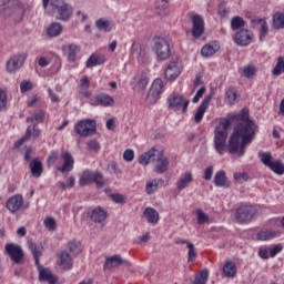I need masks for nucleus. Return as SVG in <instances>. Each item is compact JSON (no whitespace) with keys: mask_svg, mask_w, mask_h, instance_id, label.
<instances>
[{"mask_svg":"<svg viewBox=\"0 0 284 284\" xmlns=\"http://www.w3.org/2000/svg\"><path fill=\"white\" fill-rule=\"evenodd\" d=\"M258 125L250 120V110L242 109L230 119L221 120L214 130V148L217 154L223 156L225 152L241 158L245 155V149L256 136Z\"/></svg>","mask_w":284,"mask_h":284,"instance_id":"1","label":"nucleus"},{"mask_svg":"<svg viewBox=\"0 0 284 284\" xmlns=\"http://www.w3.org/2000/svg\"><path fill=\"white\" fill-rule=\"evenodd\" d=\"M141 165H149V163H155L154 172L156 174H165L170 168V160L163 155V151L152 148L148 152L143 153L139 158Z\"/></svg>","mask_w":284,"mask_h":284,"instance_id":"2","label":"nucleus"},{"mask_svg":"<svg viewBox=\"0 0 284 284\" xmlns=\"http://www.w3.org/2000/svg\"><path fill=\"white\" fill-rule=\"evenodd\" d=\"M49 6H51V10L58 21L68 22L74 14V7L65 2V0H42L43 10H48Z\"/></svg>","mask_w":284,"mask_h":284,"instance_id":"3","label":"nucleus"},{"mask_svg":"<svg viewBox=\"0 0 284 284\" xmlns=\"http://www.w3.org/2000/svg\"><path fill=\"white\" fill-rule=\"evenodd\" d=\"M27 243H28L29 250L32 252L34 263L39 272L40 283L44 282L49 284H57L59 278L54 274H52V271H50V268L43 267L39 262V258L41 257V250L37 247V244L32 240H29Z\"/></svg>","mask_w":284,"mask_h":284,"instance_id":"4","label":"nucleus"},{"mask_svg":"<svg viewBox=\"0 0 284 284\" xmlns=\"http://www.w3.org/2000/svg\"><path fill=\"white\" fill-rule=\"evenodd\" d=\"M258 210L252 204H242L235 211V221L237 223H251L257 214Z\"/></svg>","mask_w":284,"mask_h":284,"instance_id":"5","label":"nucleus"},{"mask_svg":"<svg viewBox=\"0 0 284 284\" xmlns=\"http://www.w3.org/2000/svg\"><path fill=\"white\" fill-rule=\"evenodd\" d=\"M153 43V52H155L160 61L170 59L172 51L170 49V42L165 38H154Z\"/></svg>","mask_w":284,"mask_h":284,"instance_id":"6","label":"nucleus"},{"mask_svg":"<svg viewBox=\"0 0 284 284\" xmlns=\"http://www.w3.org/2000/svg\"><path fill=\"white\" fill-rule=\"evenodd\" d=\"M74 131L79 136H92L97 133V121L92 119L80 120L75 123Z\"/></svg>","mask_w":284,"mask_h":284,"instance_id":"7","label":"nucleus"},{"mask_svg":"<svg viewBox=\"0 0 284 284\" xmlns=\"http://www.w3.org/2000/svg\"><path fill=\"white\" fill-rule=\"evenodd\" d=\"M161 92H163V80L155 79L146 95L148 103H150V105H154V103L159 101V97H161Z\"/></svg>","mask_w":284,"mask_h":284,"instance_id":"8","label":"nucleus"},{"mask_svg":"<svg viewBox=\"0 0 284 284\" xmlns=\"http://www.w3.org/2000/svg\"><path fill=\"white\" fill-rule=\"evenodd\" d=\"M234 41L236 45H240L241 48H247V45L254 41V33L248 29H241L236 31Z\"/></svg>","mask_w":284,"mask_h":284,"instance_id":"9","label":"nucleus"},{"mask_svg":"<svg viewBox=\"0 0 284 284\" xmlns=\"http://www.w3.org/2000/svg\"><path fill=\"white\" fill-rule=\"evenodd\" d=\"M4 250L10 260L17 264L21 263V261H23V256H26V254L23 253V248H21L19 244H6Z\"/></svg>","mask_w":284,"mask_h":284,"instance_id":"10","label":"nucleus"},{"mask_svg":"<svg viewBox=\"0 0 284 284\" xmlns=\"http://www.w3.org/2000/svg\"><path fill=\"white\" fill-rule=\"evenodd\" d=\"M27 59H28V53H19L11 57L7 61V72H17V70H20V68H23V63H26Z\"/></svg>","mask_w":284,"mask_h":284,"instance_id":"11","label":"nucleus"},{"mask_svg":"<svg viewBox=\"0 0 284 284\" xmlns=\"http://www.w3.org/2000/svg\"><path fill=\"white\" fill-rule=\"evenodd\" d=\"M121 265H125V267H132V263L128 260H124L121 255H113L106 257L103 270H112V267H121Z\"/></svg>","mask_w":284,"mask_h":284,"instance_id":"12","label":"nucleus"},{"mask_svg":"<svg viewBox=\"0 0 284 284\" xmlns=\"http://www.w3.org/2000/svg\"><path fill=\"white\" fill-rule=\"evenodd\" d=\"M187 105H190V100H185L183 95H173L169 98V108L172 110H181L183 114L187 112Z\"/></svg>","mask_w":284,"mask_h":284,"instance_id":"13","label":"nucleus"},{"mask_svg":"<svg viewBox=\"0 0 284 284\" xmlns=\"http://www.w3.org/2000/svg\"><path fill=\"white\" fill-rule=\"evenodd\" d=\"M192 23V36L194 37V39L201 38V34L205 32V21H203V17H201L200 14L193 16Z\"/></svg>","mask_w":284,"mask_h":284,"instance_id":"14","label":"nucleus"},{"mask_svg":"<svg viewBox=\"0 0 284 284\" xmlns=\"http://www.w3.org/2000/svg\"><path fill=\"white\" fill-rule=\"evenodd\" d=\"M180 74L181 68L179 67V62L174 60L166 67V70L164 72V79H166V81H175L176 79H179Z\"/></svg>","mask_w":284,"mask_h":284,"instance_id":"15","label":"nucleus"},{"mask_svg":"<svg viewBox=\"0 0 284 284\" xmlns=\"http://www.w3.org/2000/svg\"><path fill=\"white\" fill-rule=\"evenodd\" d=\"M61 159H63V165L58 169V172H61L62 174H70L72 170H74V158H72V154L70 152H64L61 154Z\"/></svg>","mask_w":284,"mask_h":284,"instance_id":"16","label":"nucleus"},{"mask_svg":"<svg viewBox=\"0 0 284 284\" xmlns=\"http://www.w3.org/2000/svg\"><path fill=\"white\" fill-rule=\"evenodd\" d=\"M210 101H212V95H207L200 104L197 108L195 115H194V121L195 123H201L203 121V116H205V112L207 111V106L210 105Z\"/></svg>","mask_w":284,"mask_h":284,"instance_id":"17","label":"nucleus"},{"mask_svg":"<svg viewBox=\"0 0 284 284\" xmlns=\"http://www.w3.org/2000/svg\"><path fill=\"white\" fill-rule=\"evenodd\" d=\"M6 205L9 212H12V214H14V212H19V210H21V205H23V196L14 195L7 201Z\"/></svg>","mask_w":284,"mask_h":284,"instance_id":"18","label":"nucleus"},{"mask_svg":"<svg viewBox=\"0 0 284 284\" xmlns=\"http://www.w3.org/2000/svg\"><path fill=\"white\" fill-rule=\"evenodd\" d=\"M213 183L216 187H232V183H230V180H227V175L223 170L215 173Z\"/></svg>","mask_w":284,"mask_h":284,"instance_id":"19","label":"nucleus"},{"mask_svg":"<svg viewBox=\"0 0 284 284\" xmlns=\"http://www.w3.org/2000/svg\"><path fill=\"white\" fill-rule=\"evenodd\" d=\"M58 265L62 267V270H72V255L67 251H62L58 254Z\"/></svg>","mask_w":284,"mask_h":284,"instance_id":"20","label":"nucleus"},{"mask_svg":"<svg viewBox=\"0 0 284 284\" xmlns=\"http://www.w3.org/2000/svg\"><path fill=\"white\" fill-rule=\"evenodd\" d=\"M194 181V175H192V172H185L182 174L176 182V187L181 192L182 190H185L186 187H190V183Z\"/></svg>","mask_w":284,"mask_h":284,"instance_id":"21","label":"nucleus"},{"mask_svg":"<svg viewBox=\"0 0 284 284\" xmlns=\"http://www.w3.org/2000/svg\"><path fill=\"white\" fill-rule=\"evenodd\" d=\"M90 219L93 223H103V221H105V219H108V212H105V210H103V207L98 206L92 210V212L90 214Z\"/></svg>","mask_w":284,"mask_h":284,"instance_id":"22","label":"nucleus"},{"mask_svg":"<svg viewBox=\"0 0 284 284\" xmlns=\"http://www.w3.org/2000/svg\"><path fill=\"white\" fill-rule=\"evenodd\" d=\"M145 219L148 220V223H151L152 225H156L159 223V211L154 207H146L143 212Z\"/></svg>","mask_w":284,"mask_h":284,"instance_id":"23","label":"nucleus"},{"mask_svg":"<svg viewBox=\"0 0 284 284\" xmlns=\"http://www.w3.org/2000/svg\"><path fill=\"white\" fill-rule=\"evenodd\" d=\"M29 168L31 170L32 176H36V179H39V176L43 174V163H41L39 158L33 159L29 164Z\"/></svg>","mask_w":284,"mask_h":284,"instance_id":"24","label":"nucleus"},{"mask_svg":"<svg viewBox=\"0 0 284 284\" xmlns=\"http://www.w3.org/2000/svg\"><path fill=\"white\" fill-rule=\"evenodd\" d=\"M105 63V57L92 53L89 59L87 60V68H94L97 65H103Z\"/></svg>","mask_w":284,"mask_h":284,"instance_id":"25","label":"nucleus"},{"mask_svg":"<svg viewBox=\"0 0 284 284\" xmlns=\"http://www.w3.org/2000/svg\"><path fill=\"white\" fill-rule=\"evenodd\" d=\"M239 101V93L233 87L229 88L225 92V103L234 105Z\"/></svg>","mask_w":284,"mask_h":284,"instance_id":"26","label":"nucleus"},{"mask_svg":"<svg viewBox=\"0 0 284 284\" xmlns=\"http://www.w3.org/2000/svg\"><path fill=\"white\" fill-rule=\"evenodd\" d=\"M237 267L234 262H226L223 266V274L226 278H234L236 276Z\"/></svg>","mask_w":284,"mask_h":284,"instance_id":"27","label":"nucleus"},{"mask_svg":"<svg viewBox=\"0 0 284 284\" xmlns=\"http://www.w3.org/2000/svg\"><path fill=\"white\" fill-rule=\"evenodd\" d=\"M165 183V180L163 179H153L146 183L145 190L146 194H154L156 190H159V185H163Z\"/></svg>","mask_w":284,"mask_h":284,"instance_id":"28","label":"nucleus"},{"mask_svg":"<svg viewBox=\"0 0 284 284\" xmlns=\"http://www.w3.org/2000/svg\"><path fill=\"white\" fill-rule=\"evenodd\" d=\"M245 20L241 16H235L231 19V30H233V32L245 30Z\"/></svg>","mask_w":284,"mask_h":284,"instance_id":"29","label":"nucleus"},{"mask_svg":"<svg viewBox=\"0 0 284 284\" xmlns=\"http://www.w3.org/2000/svg\"><path fill=\"white\" fill-rule=\"evenodd\" d=\"M68 250L73 254V256H79L83 252V244L77 240H71L68 242Z\"/></svg>","mask_w":284,"mask_h":284,"instance_id":"30","label":"nucleus"},{"mask_svg":"<svg viewBox=\"0 0 284 284\" xmlns=\"http://www.w3.org/2000/svg\"><path fill=\"white\" fill-rule=\"evenodd\" d=\"M209 280H210V270L203 268L200 273L195 275L192 284H207Z\"/></svg>","mask_w":284,"mask_h":284,"instance_id":"31","label":"nucleus"},{"mask_svg":"<svg viewBox=\"0 0 284 284\" xmlns=\"http://www.w3.org/2000/svg\"><path fill=\"white\" fill-rule=\"evenodd\" d=\"M276 236H278V232L274 230L260 231L256 235L258 241H271V239H276Z\"/></svg>","mask_w":284,"mask_h":284,"instance_id":"32","label":"nucleus"},{"mask_svg":"<svg viewBox=\"0 0 284 284\" xmlns=\"http://www.w3.org/2000/svg\"><path fill=\"white\" fill-rule=\"evenodd\" d=\"M94 172L92 171H84L82 173V175L80 176V180H79V185H81L82 187L85 186V185H90V183H93L94 181Z\"/></svg>","mask_w":284,"mask_h":284,"instance_id":"33","label":"nucleus"},{"mask_svg":"<svg viewBox=\"0 0 284 284\" xmlns=\"http://www.w3.org/2000/svg\"><path fill=\"white\" fill-rule=\"evenodd\" d=\"M95 103L98 105L110 106L114 105V99L108 94H100L95 97Z\"/></svg>","mask_w":284,"mask_h":284,"instance_id":"34","label":"nucleus"},{"mask_svg":"<svg viewBox=\"0 0 284 284\" xmlns=\"http://www.w3.org/2000/svg\"><path fill=\"white\" fill-rule=\"evenodd\" d=\"M81 52V47L78 44L71 43L68 45V60L71 61V63H74L77 61V54Z\"/></svg>","mask_w":284,"mask_h":284,"instance_id":"35","label":"nucleus"},{"mask_svg":"<svg viewBox=\"0 0 284 284\" xmlns=\"http://www.w3.org/2000/svg\"><path fill=\"white\" fill-rule=\"evenodd\" d=\"M63 32V26L60 22H53L48 28L49 37H59Z\"/></svg>","mask_w":284,"mask_h":284,"instance_id":"36","label":"nucleus"},{"mask_svg":"<svg viewBox=\"0 0 284 284\" xmlns=\"http://www.w3.org/2000/svg\"><path fill=\"white\" fill-rule=\"evenodd\" d=\"M31 139H32V126H28L26 134L13 144V149L19 150V148H21L26 143V141H30Z\"/></svg>","mask_w":284,"mask_h":284,"instance_id":"37","label":"nucleus"},{"mask_svg":"<svg viewBox=\"0 0 284 284\" xmlns=\"http://www.w3.org/2000/svg\"><path fill=\"white\" fill-rule=\"evenodd\" d=\"M273 26H274L275 30L284 29V13L283 12H276L273 16Z\"/></svg>","mask_w":284,"mask_h":284,"instance_id":"38","label":"nucleus"},{"mask_svg":"<svg viewBox=\"0 0 284 284\" xmlns=\"http://www.w3.org/2000/svg\"><path fill=\"white\" fill-rule=\"evenodd\" d=\"M268 169L271 172H274V174H277V176H283L284 174V164L281 160L274 161Z\"/></svg>","mask_w":284,"mask_h":284,"instance_id":"39","label":"nucleus"},{"mask_svg":"<svg viewBox=\"0 0 284 284\" xmlns=\"http://www.w3.org/2000/svg\"><path fill=\"white\" fill-rule=\"evenodd\" d=\"M168 7H169L168 0H158L155 2V10L158 14H160L161 17L166 14Z\"/></svg>","mask_w":284,"mask_h":284,"instance_id":"40","label":"nucleus"},{"mask_svg":"<svg viewBox=\"0 0 284 284\" xmlns=\"http://www.w3.org/2000/svg\"><path fill=\"white\" fill-rule=\"evenodd\" d=\"M258 158H260L261 162L263 163V165H265L266 168H270L271 164L274 163V162H272V153L271 152H258Z\"/></svg>","mask_w":284,"mask_h":284,"instance_id":"41","label":"nucleus"},{"mask_svg":"<svg viewBox=\"0 0 284 284\" xmlns=\"http://www.w3.org/2000/svg\"><path fill=\"white\" fill-rule=\"evenodd\" d=\"M283 72H284V59H283V57H280L277 59L276 65L274 67V69L272 71V74L274 77H281V74H283Z\"/></svg>","mask_w":284,"mask_h":284,"instance_id":"42","label":"nucleus"},{"mask_svg":"<svg viewBox=\"0 0 284 284\" xmlns=\"http://www.w3.org/2000/svg\"><path fill=\"white\" fill-rule=\"evenodd\" d=\"M256 21V23H262L261 29H260V41H263L265 37H267V33L270 32V27L265 21L262 19L253 20Z\"/></svg>","mask_w":284,"mask_h":284,"instance_id":"43","label":"nucleus"},{"mask_svg":"<svg viewBox=\"0 0 284 284\" xmlns=\"http://www.w3.org/2000/svg\"><path fill=\"white\" fill-rule=\"evenodd\" d=\"M187 250H189L187 261L189 263H194V261H196V256H199V253L196 252V247L192 243H189Z\"/></svg>","mask_w":284,"mask_h":284,"instance_id":"44","label":"nucleus"},{"mask_svg":"<svg viewBox=\"0 0 284 284\" xmlns=\"http://www.w3.org/2000/svg\"><path fill=\"white\" fill-rule=\"evenodd\" d=\"M95 26L98 30H104V32H110L112 30V27L110 26V21L99 19L95 21Z\"/></svg>","mask_w":284,"mask_h":284,"instance_id":"45","label":"nucleus"},{"mask_svg":"<svg viewBox=\"0 0 284 284\" xmlns=\"http://www.w3.org/2000/svg\"><path fill=\"white\" fill-rule=\"evenodd\" d=\"M202 57H213V54H216V49L212 47V44H205L201 50Z\"/></svg>","mask_w":284,"mask_h":284,"instance_id":"46","label":"nucleus"},{"mask_svg":"<svg viewBox=\"0 0 284 284\" xmlns=\"http://www.w3.org/2000/svg\"><path fill=\"white\" fill-rule=\"evenodd\" d=\"M197 223L199 225H205V223H210V216L203 212V210H197Z\"/></svg>","mask_w":284,"mask_h":284,"instance_id":"47","label":"nucleus"},{"mask_svg":"<svg viewBox=\"0 0 284 284\" xmlns=\"http://www.w3.org/2000/svg\"><path fill=\"white\" fill-rule=\"evenodd\" d=\"M255 74L256 68L254 65L244 67L242 75H244L245 79H252Z\"/></svg>","mask_w":284,"mask_h":284,"instance_id":"48","label":"nucleus"},{"mask_svg":"<svg viewBox=\"0 0 284 284\" xmlns=\"http://www.w3.org/2000/svg\"><path fill=\"white\" fill-rule=\"evenodd\" d=\"M43 112L40 111L38 113H34L32 116H28L27 123H34V121H37V123H43Z\"/></svg>","mask_w":284,"mask_h":284,"instance_id":"49","label":"nucleus"},{"mask_svg":"<svg viewBox=\"0 0 284 284\" xmlns=\"http://www.w3.org/2000/svg\"><path fill=\"white\" fill-rule=\"evenodd\" d=\"M44 226L47 230H49V232H54V230H57V221L54 217H47L44 220Z\"/></svg>","mask_w":284,"mask_h":284,"instance_id":"50","label":"nucleus"},{"mask_svg":"<svg viewBox=\"0 0 284 284\" xmlns=\"http://www.w3.org/2000/svg\"><path fill=\"white\" fill-rule=\"evenodd\" d=\"M93 183H95L97 187H103V185H105V182H103V174H101V172H95L93 175Z\"/></svg>","mask_w":284,"mask_h":284,"instance_id":"51","label":"nucleus"},{"mask_svg":"<svg viewBox=\"0 0 284 284\" xmlns=\"http://www.w3.org/2000/svg\"><path fill=\"white\" fill-rule=\"evenodd\" d=\"M234 179L239 183H243V181H250V175L247 174V172H237L234 173Z\"/></svg>","mask_w":284,"mask_h":284,"instance_id":"52","label":"nucleus"},{"mask_svg":"<svg viewBox=\"0 0 284 284\" xmlns=\"http://www.w3.org/2000/svg\"><path fill=\"white\" fill-rule=\"evenodd\" d=\"M111 199L114 203H119L120 205H123L125 203V196L120 193L111 194Z\"/></svg>","mask_w":284,"mask_h":284,"instance_id":"53","label":"nucleus"},{"mask_svg":"<svg viewBox=\"0 0 284 284\" xmlns=\"http://www.w3.org/2000/svg\"><path fill=\"white\" fill-rule=\"evenodd\" d=\"M217 14L221 18H225V17H227V14H230V9L225 8V2L220 3L219 9H217Z\"/></svg>","mask_w":284,"mask_h":284,"instance_id":"54","label":"nucleus"},{"mask_svg":"<svg viewBox=\"0 0 284 284\" xmlns=\"http://www.w3.org/2000/svg\"><path fill=\"white\" fill-rule=\"evenodd\" d=\"M29 90H32V82L23 80L20 83V92L26 93L29 92Z\"/></svg>","mask_w":284,"mask_h":284,"instance_id":"55","label":"nucleus"},{"mask_svg":"<svg viewBox=\"0 0 284 284\" xmlns=\"http://www.w3.org/2000/svg\"><path fill=\"white\" fill-rule=\"evenodd\" d=\"M123 159L128 163H131V161H134V151L132 149H126L123 153Z\"/></svg>","mask_w":284,"mask_h":284,"instance_id":"56","label":"nucleus"},{"mask_svg":"<svg viewBox=\"0 0 284 284\" xmlns=\"http://www.w3.org/2000/svg\"><path fill=\"white\" fill-rule=\"evenodd\" d=\"M8 105V95L6 94V91L0 89V110H3Z\"/></svg>","mask_w":284,"mask_h":284,"instance_id":"57","label":"nucleus"},{"mask_svg":"<svg viewBox=\"0 0 284 284\" xmlns=\"http://www.w3.org/2000/svg\"><path fill=\"white\" fill-rule=\"evenodd\" d=\"M39 136H41V129L38 128L37 124H33L31 126V139H33V141H37Z\"/></svg>","mask_w":284,"mask_h":284,"instance_id":"58","label":"nucleus"},{"mask_svg":"<svg viewBox=\"0 0 284 284\" xmlns=\"http://www.w3.org/2000/svg\"><path fill=\"white\" fill-rule=\"evenodd\" d=\"M280 252H283V245L282 244H276L270 250V256L271 258H274L276 254H280Z\"/></svg>","mask_w":284,"mask_h":284,"instance_id":"59","label":"nucleus"},{"mask_svg":"<svg viewBox=\"0 0 284 284\" xmlns=\"http://www.w3.org/2000/svg\"><path fill=\"white\" fill-rule=\"evenodd\" d=\"M89 150H92V152H97L98 150H101V144L97 140H91L87 143Z\"/></svg>","mask_w":284,"mask_h":284,"instance_id":"60","label":"nucleus"},{"mask_svg":"<svg viewBox=\"0 0 284 284\" xmlns=\"http://www.w3.org/2000/svg\"><path fill=\"white\" fill-rule=\"evenodd\" d=\"M132 54H135L136 58L141 57V44L139 42H133L131 47Z\"/></svg>","mask_w":284,"mask_h":284,"instance_id":"61","label":"nucleus"},{"mask_svg":"<svg viewBox=\"0 0 284 284\" xmlns=\"http://www.w3.org/2000/svg\"><path fill=\"white\" fill-rule=\"evenodd\" d=\"M212 174H214V166L209 165L204 171V180L212 181Z\"/></svg>","mask_w":284,"mask_h":284,"instance_id":"62","label":"nucleus"},{"mask_svg":"<svg viewBox=\"0 0 284 284\" xmlns=\"http://www.w3.org/2000/svg\"><path fill=\"white\" fill-rule=\"evenodd\" d=\"M258 256H260V258L267 261V258H270V251L267 250V247H263V246L260 247Z\"/></svg>","mask_w":284,"mask_h":284,"instance_id":"63","label":"nucleus"},{"mask_svg":"<svg viewBox=\"0 0 284 284\" xmlns=\"http://www.w3.org/2000/svg\"><path fill=\"white\" fill-rule=\"evenodd\" d=\"M148 83H149L148 78H141V79L138 81V83H136L138 90H145V88H148Z\"/></svg>","mask_w":284,"mask_h":284,"instance_id":"64","label":"nucleus"}]
</instances>
